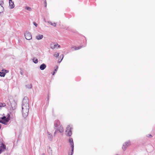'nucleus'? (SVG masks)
<instances>
[{"instance_id": "nucleus-23", "label": "nucleus", "mask_w": 155, "mask_h": 155, "mask_svg": "<svg viewBox=\"0 0 155 155\" xmlns=\"http://www.w3.org/2000/svg\"><path fill=\"white\" fill-rule=\"evenodd\" d=\"M48 23L54 27H55L56 26V23H52L51 22L49 21H48Z\"/></svg>"}, {"instance_id": "nucleus-1", "label": "nucleus", "mask_w": 155, "mask_h": 155, "mask_svg": "<svg viewBox=\"0 0 155 155\" xmlns=\"http://www.w3.org/2000/svg\"><path fill=\"white\" fill-rule=\"evenodd\" d=\"M1 119H2V124L5 125H7L10 120V117L9 115H8V117H6L5 116L1 117Z\"/></svg>"}, {"instance_id": "nucleus-9", "label": "nucleus", "mask_w": 155, "mask_h": 155, "mask_svg": "<svg viewBox=\"0 0 155 155\" xmlns=\"http://www.w3.org/2000/svg\"><path fill=\"white\" fill-rule=\"evenodd\" d=\"M47 134L48 136V139L50 140L51 141L52 140V135L49 132H47Z\"/></svg>"}, {"instance_id": "nucleus-38", "label": "nucleus", "mask_w": 155, "mask_h": 155, "mask_svg": "<svg viewBox=\"0 0 155 155\" xmlns=\"http://www.w3.org/2000/svg\"><path fill=\"white\" fill-rule=\"evenodd\" d=\"M2 119L0 118V123H1L2 124Z\"/></svg>"}, {"instance_id": "nucleus-4", "label": "nucleus", "mask_w": 155, "mask_h": 155, "mask_svg": "<svg viewBox=\"0 0 155 155\" xmlns=\"http://www.w3.org/2000/svg\"><path fill=\"white\" fill-rule=\"evenodd\" d=\"M130 145V142L128 141L125 142L123 144L122 149L124 151L125 150L126 148Z\"/></svg>"}, {"instance_id": "nucleus-42", "label": "nucleus", "mask_w": 155, "mask_h": 155, "mask_svg": "<svg viewBox=\"0 0 155 155\" xmlns=\"http://www.w3.org/2000/svg\"><path fill=\"white\" fill-rule=\"evenodd\" d=\"M1 124H0V129L1 128Z\"/></svg>"}, {"instance_id": "nucleus-26", "label": "nucleus", "mask_w": 155, "mask_h": 155, "mask_svg": "<svg viewBox=\"0 0 155 155\" xmlns=\"http://www.w3.org/2000/svg\"><path fill=\"white\" fill-rule=\"evenodd\" d=\"M5 104L4 103H0V107H5Z\"/></svg>"}, {"instance_id": "nucleus-12", "label": "nucleus", "mask_w": 155, "mask_h": 155, "mask_svg": "<svg viewBox=\"0 0 155 155\" xmlns=\"http://www.w3.org/2000/svg\"><path fill=\"white\" fill-rule=\"evenodd\" d=\"M46 67V65L44 63H43L41 64L40 66V69L41 70H44Z\"/></svg>"}, {"instance_id": "nucleus-19", "label": "nucleus", "mask_w": 155, "mask_h": 155, "mask_svg": "<svg viewBox=\"0 0 155 155\" xmlns=\"http://www.w3.org/2000/svg\"><path fill=\"white\" fill-rule=\"evenodd\" d=\"M0 147L2 150H4L6 149V146L3 143L2 144V145L0 146Z\"/></svg>"}, {"instance_id": "nucleus-29", "label": "nucleus", "mask_w": 155, "mask_h": 155, "mask_svg": "<svg viewBox=\"0 0 155 155\" xmlns=\"http://www.w3.org/2000/svg\"><path fill=\"white\" fill-rule=\"evenodd\" d=\"M25 8L29 11H30L31 10V8L29 7L26 6L25 7Z\"/></svg>"}, {"instance_id": "nucleus-33", "label": "nucleus", "mask_w": 155, "mask_h": 155, "mask_svg": "<svg viewBox=\"0 0 155 155\" xmlns=\"http://www.w3.org/2000/svg\"><path fill=\"white\" fill-rule=\"evenodd\" d=\"M4 150H2L0 147V154Z\"/></svg>"}, {"instance_id": "nucleus-32", "label": "nucleus", "mask_w": 155, "mask_h": 155, "mask_svg": "<svg viewBox=\"0 0 155 155\" xmlns=\"http://www.w3.org/2000/svg\"><path fill=\"white\" fill-rule=\"evenodd\" d=\"M33 24L35 26V27H37L38 26V24L35 22H33Z\"/></svg>"}, {"instance_id": "nucleus-8", "label": "nucleus", "mask_w": 155, "mask_h": 155, "mask_svg": "<svg viewBox=\"0 0 155 155\" xmlns=\"http://www.w3.org/2000/svg\"><path fill=\"white\" fill-rule=\"evenodd\" d=\"M9 6L11 9L15 7L14 2H12V0H9Z\"/></svg>"}, {"instance_id": "nucleus-37", "label": "nucleus", "mask_w": 155, "mask_h": 155, "mask_svg": "<svg viewBox=\"0 0 155 155\" xmlns=\"http://www.w3.org/2000/svg\"><path fill=\"white\" fill-rule=\"evenodd\" d=\"M47 2H46V1H45V7H46L47 6Z\"/></svg>"}, {"instance_id": "nucleus-40", "label": "nucleus", "mask_w": 155, "mask_h": 155, "mask_svg": "<svg viewBox=\"0 0 155 155\" xmlns=\"http://www.w3.org/2000/svg\"><path fill=\"white\" fill-rule=\"evenodd\" d=\"M20 73L22 75V73L21 72H20Z\"/></svg>"}, {"instance_id": "nucleus-36", "label": "nucleus", "mask_w": 155, "mask_h": 155, "mask_svg": "<svg viewBox=\"0 0 155 155\" xmlns=\"http://www.w3.org/2000/svg\"><path fill=\"white\" fill-rule=\"evenodd\" d=\"M147 137H152V136L150 134H148L147 136Z\"/></svg>"}, {"instance_id": "nucleus-11", "label": "nucleus", "mask_w": 155, "mask_h": 155, "mask_svg": "<svg viewBox=\"0 0 155 155\" xmlns=\"http://www.w3.org/2000/svg\"><path fill=\"white\" fill-rule=\"evenodd\" d=\"M2 4H3V2L1 1V3L0 4V13L3 12L4 11V7L2 5Z\"/></svg>"}, {"instance_id": "nucleus-10", "label": "nucleus", "mask_w": 155, "mask_h": 155, "mask_svg": "<svg viewBox=\"0 0 155 155\" xmlns=\"http://www.w3.org/2000/svg\"><path fill=\"white\" fill-rule=\"evenodd\" d=\"M56 129H57L60 133H62L64 131L63 127L61 125H60Z\"/></svg>"}, {"instance_id": "nucleus-17", "label": "nucleus", "mask_w": 155, "mask_h": 155, "mask_svg": "<svg viewBox=\"0 0 155 155\" xmlns=\"http://www.w3.org/2000/svg\"><path fill=\"white\" fill-rule=\"evenodd\" d=\"M33 61L35 64H37L38 62V60L36 58H34L32 59Z\"/></svg>"}, {"instance_id": "nucleus-3", "label": "nucleus", "mask_w": 155, "mask_h": 155, "mask_svg": "<svg viewBox=\"0 0 155 155\" xmlns=\"http://www.w3.org/2000/svg\"><path fill=\"white\" fill-rule=\"evenodd\" d=\"M29 108H27L22 110V113L23 116L24 117H27L28 114Z\"/></svg>"}, {"instance_id": "nucleus-21", "label": "nucleus", "mask_w": 155, "mask_h": 155, "mask_svg": "<svg viewBox=\"0 0 155 155\" xmlns=\"http://www.w3.org/2000/svg\"><path fill=\"white\" fill-rule=\"evenodd\" d=\"M71 147V154H70V152H69V153H68L69 155H72L73 154L74 147Z\"/></svg>"}, {"instance_id": "nucleus-2", "label": "nucleus", "mask_w": 155, "mask_h": 155, "mask_svg": "<svg viewBox=\"0 0 155 155\" xmlns=\"http://www.w3.org/2000/svg\"><path fill=\"white\" fill-rule=\"evenodd\" d=\"M72 128L70 127V125H68L67 127L65 132L66 135L68 136H70L72 134Z\"/></svg>"}, {"instance_id": "nucleus-31", "label": "nucleus", "mask_w": 155, "mask_h": 155, "mask_svg": "<svg viewBox=\"0 0 155 155\" xmlns=\"http://www.w3.org/2000/svg\"><path fill=\"white\" fill-rule=\"evenodd\" d=\"M2 71H4V72H5V73H8V71L7 70H4V69H3L2 70Z\"/></svg>"}, {"instance_id": "nucleus-7", "label": "nucleus", "mask_w": 155, "mask_h": 155, "mask_svg": "<svg viewBox=\"0 0 155 155\" xmlns=\"http://www.w3.org/2000/svg\"><path fill=\"white\" fill-rule=\"evenodd\" d=\"M29 104L28 98L27 97H25L23 100L22 104Z\"/></svg>"}, {"instance_id": "nucleus-15", "label": "nucleus", "mask_w": 155, "mask_h": 155, "mask_svg": "<svg viewBox=\"0 0 155 155\" xmlns=\"http://www.w3.org/2000/svg\"><path fill=\"white\" fill-rule=\"evenodd\" d=\"M10 104L12 109L14 110L15 109L16 103L14 101H13L12 103H11Z\"/></svg>"}, {"instance_id": "nucleus-27", "label": "nucleus", "mask_w": 155, "mask_h": 155, "mask_svg": "<svg viewBox=\"0 0 155 155\" xmlns=\"http://www.w3.org/2000/svg\"><path fill=\"white\" fill-rule=\"evenodd\" d=\"M58 45V44H55V45H54V46H53V47H52V45H51V48L52 49H54L55 48H56L57 47V45Z\"/></svg>"}, {"instance_id": "nucleus-30", "label": "nucleus", "mask_w": 155, "mask_h": 155, "mask_svg": "<svg viewBox=\"0 0 155 155\" xmlns=\"http://www.w3.org/2000/svg\"><path fill=\"white\" fill-rule=\"evenodd\" d=\"M51 150L50 147H49V150H48V151L49 153H51Z\"/></svg>"}, {"instance_id": "nucleus-13", "label": "nucleus", "mask_w": 155, "mask_h": 155, "mask_svg": "<svg viewBox=\"0 0 155 155\" xmlns=\"http://www.w3.org/2000/svg\"><path fill=\"white\" fill-rule=\"evenodd\" d=\"M69 142L70 143L71 147H74V144L73 139L72 138H70L69 139Z\"/></svg>"}, {"instance_id": "nucleus-20", "label": "nucleus", "mask_w": 155, "mask_h": 155, "mask_svg": "<svg viewBox=\"0 0 155 155\" xmlns=\"http://www.w3.org/2000/svg\"><path fill=\"white\" fill-rule=\"evenodd\" d=\"M83 47V46H79L78 47L75 46V47H74V50H79V49H81V48H82Z\"/></svg>"}, {"instance_id": "nucleus-18", "label": "nucleus", "mask_w": 155, "mask_h": 155, "mask_svg": "<svg viewBox=\"0 0 155 155\" xmlns=\"http://www.w3.org/2000/svg\"><path fill=\"white\" fill-rule=\"evenodd\" d=\"M5 75V73L4 71H0V76L2 77H4Z\"/></svg>"}, {"instance_id": "nucleus-25", "label": "nucleus", "mask_w": 155, "mask_h": 155, "mask_svg": "<svg viewBox=\"0 0 155 155\" xmlns=\"http://www.w3.org/2000/svg\"><path fill=\"white\" fill-rule=\"evenodd\" d=\"M26 87L27 88H31L32 87V85L31 84H28L27 85H26Z\"/></svg>"}, {"instance_id": "nucleus-16", "label": "nucleus", "mask_w": 155, "mask_h": 155, "mask_svg": "<svg viewBox=\"0 0 155 155\" xmlns=\"http://www.w3.org/2000/svg\"><path fill=\"white\" fill-rule=\"evenodd\" d=\"M43 35H39L36 37V38L37 40H41L43 38Z\"/></svg>"}, {"instance_id": "nucleus-28", "label": "nucleus", "mask_w": 155, "mask_h": 155, "mask_svg": "<svg viewBox=\"0 0 155 155\" xmlns=\"http://www.w3.org/2000/svg\"><path fill=\"white\" fill-rule=\"evenodd\" d=\"M54 57L57 58L59 56V53H56L54 54Z\"/></svg>"}, {"instance_id": "nucleus-14", "label": "nucleus", "mask_w": 155, "mask_h": 155, "mask_svg": "<svg viewBox=\"0 0 155 155\" xmlns=\"http://www.w3.org/2000/svg\"><path fill=\"white\" fill-rule=\"evenodd\" d=\"M27 108H29V104H22V110Z\"/></svg>"}, {"instance_id": "nucleus-22", "label": "nucleus", "mask_w": 155, "mask_h": 155, "mask_svg": "<svg viewBox=\"0 0 155 155\" xmlns=\"http://www.w3.org/2000/svg\"><path fill=\"white\" fill-rule=\"evenodd\" d=\"M59 58H61V60L60 61H59L58 62L59 63H60L61 62V61H62V60L63 58H64V56H63V54H61L60 55V57H59Z\"/></svg>"}, {"instance_id": "nucleus-34", "label": "nucleus", "mask_w": 155, "mask_h": 155, "mask_svg": "<svg viewBox=\"0 0 155 155\" xmlns=\"http://www.w3.org/2000/svg\"><path fill=\"white\" fill-rule=\"evenodd\" d=\"M56 130L54 133V135L56 134L58 131L57 129H55Z\"/></svg>"}, {"instance_id": "nucleus-6", "label": "nucleus", "mask_w": 155, "mask_h": 155, "mask_svg": "<svg viewBox=\"0 0 155 155\" xmlns=\"http://www.w3.org/2000/svg\"><path fill=\"white\" fill-rule=\"evenodd\" d=\"M60 125V122L58 120H56L55 121L54 123V129H56Z\"/></svg>"}, {"instance_id": "nucleus-39", "label": "nucleus", "mask_w": 155, "mask_h": 155, "mask_svg": "<svg viewBox=\"0 0 155 155\" xmlns=\"http://www.w3.org/2000/svg\"><path fill=\"white\" fill-rule=\"evenodd\" d=\"M57 46H58V48H60V46L59 45H58V44L57 45Z\"/></svg>"}, {"instance_id": "nucleus-35", "label": "nucleus", "mask_w": 155, "mask_h": 155, "mask_svg": "<svg viewBox=\"0 0 155 155\" xmlns=\"http://www.w3.org/2000/svg\"><path fill=\"white\" fill-rule=\"evenodd\" d=\"M49 97L48 96L47 97V103H48L49 102Z\"/></svg>"}, {"instance_id": "nucleus-24", "label": "nucleus", "mask_w": 155, "mask_h": 155, "mask_svg": "<svg viewBox=\"0 0 155 155\" xmlns=\"http://www.w3.org/2000/svg\"><path fill=\"white\" fill-rule=\"evenodd\" d=\"M58 68V66H57L56 68L54 70L53 72V73H52L53 75H54V74L56 73V72L57 71Z\"/></svg>"}, {"instance_id": "nucleus-5", "label": "nucleus", "mask_w": 155, "mask_h": 155, "mask_svg": "<svg viewBox=\"0 0 155 155\" xmlns=\"http://www.w3.org/2000/svg\"><path fill=\"white\" fill-rule=\"evenodd\" d=\"M25 38L28 40H29L32 39V36L30 33L28 32H26L25 34Z\"/></svg>"}, {"instance_id": "nucleus-41", "label": "nucleus", "mask_w": 155, "mask_h": 155, "mask_svg": "<svg viewBox=\"0 0 155 155\" xmlns=\"http://www.w3.org/2000/svg\"><path fill=\"white\" fill-rule=\"evenodd\" d=\"M41 155H45V154L44 153H43L41 154Z\"/></svg>"}]
</instances>
